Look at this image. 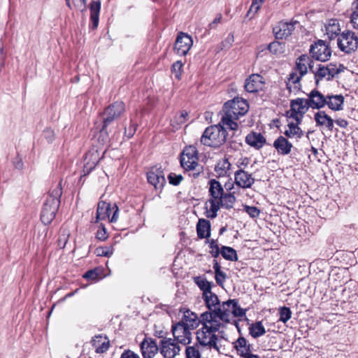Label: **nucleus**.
<instances>
[{"instance_id": "9d476101", "label": "nucleus", "mask_w": 358, "mask_h": 358, "mask_svg": "<svg viewBox=\"0 0 358 358\" xmlns=\"http://www.w3.org/2000/svg\"><path fill=\"white\" fill-rule=\"evenodd\" d=\"M310 58L317 61L326 62L331 55L329 44L323 40H317L310 47Z\"/></svg>"}, {"instance_id": "6e6d98bb", "label": "nucleus", "mask_w": 358, "mask_h": 358, "mask_svg": "<svg viewBox=\"0 0 358 358\" xmlns=\"http://www.w3.org/2000/svg\"><path fill=\"white\" fill-rule=\"evenodd\" d=\"M191 171H192V172L189 173V176L194 178H197L200 174L203 172V167L201 165L198 164L195 169H192Z\"/></svg>"}, {"instance_id": "f3484780", "label": "nucleus", "mask_w": 358, "mask_h": 358, "mask_svg": "<svg viewBox=\"0 0 358 358\" xmlns=\"http://www.w3.org/2000/svg\"><path fill=\"white\" fill-rule=\"evenodd\" d=\"M106 150L102 152L101 155L99 150L94 148L90 149L85 155V164L83 166L84 175H88L96 166L99 161L103 157Z\"/></svg>"}, {"instance_id": "58836bf2", "label": "nucleus", "mask_w": 358, "mask_h": 358, "mask_svg": "<svg viewBox=\"0 0 358 358\" xmlns=\"http://www.w3.org/2000/svg\"><path fill=\"white\" fill-rule=\"evenodd\" d=\"M220 254L227 260H229V261L237 260L236 251L231 247L222 246L221 248Z\"/></svg>"}, {"instance_id": "b1692460", "label": "nucleus", "mask_w": 358, "mask_h": 358, "mask_svg": "<svg viewBox=\"0 0 358 358\" xmlns=\"http://www.w3.org/2000/svg\"><path fill=\"white\" fill-rule=\"evenodd\" d=\"M278 153L282 155H287L291 152L292 144L284 136H278L273 144Z\"/></svg>"}, {"instance_id": "e433bc0d", "label": "nucleus", "mask_w": 358, "mask_h": 358, "mask_svg": "<svg viewBox=\"0 0 358 358\" xmlns=\"http://www.w3.org/2000/svg\"><path fill=\"white\" fill-rule=\"evenodd\" d=\"M195 282L203 291V296L211 292L213 282L208 281L206 278L198 277L195 279Z\"/></svg>"}, {"instance_id": "e2e57ef3", "label": "nucleus", "mask_w": 358, "mask_h": 358, "mask_svg": "<svg viewBox=\"0 0 358 358\" xmlns=\"http://www.w3.org/2000/svg\"><path fill=\"white\" fill-rule=\"evenodd\" d=\"M137 124H132L129 129H125V135L129 138H131L136 131Z\"/></svg>"}, {"instance_id": "cd10ccee", "label": "nucleus", "mask_w": 358, "mask_h": 358, "mask_svg": "<svg viewBox=\"0 0 358 358\" xmlns=\"http://www.w3.org/2000/svg\"><path fill=\"white\" fill-rule=\"evenodd\" d=\"M344 96L342 94L327 95V104L329 109L339 111L343 109Z\"/></svg>"}, {"instance_id": "393cba45", "label": "nucleus", "mask_w": 358, "mask_h": 358, "mask_svg": "<svg viewBox=\"0 0 358 358\" xmlns=\"http://www.w3.org/2000/svg\"><path fill=\"white\" fill-rule=\"evenodd\" d=\"M224 187L227 191L231 189L235 190L241 189L243 191H245L246 189V172L242 169L236 171L235 173L234 184L231 187V185L226 183Z\"/></svg>"}, {"instance_id": "13d9d810", "label": "nucleus", "mask_w": 358, "mask_h": 358, "mask_svg": "<svg viewBox=\"0 0 358 358\" xmlns=\"http://www.w3.org/2000/svg\"><path fill=\"white\" fill-rule=\"evenodd\" d=\"M215 281H216L217 284L219 285H222L224 280L227 278L226 273H224L223 271H220L217 273H215Z\"/></svg>"}, {"instance_id": "39448f33", "label": "nucleus", "mask_w": 358, "mask_h": 358, "mask_svg": "<svg viewBox=\"0 0 358 358\" xmlns=\"http://www.w3.org/2000/svg\"><path fill=\"white\" fill-rule=\"evenodd\" d=\"M224 126L220 122L217 124L208 127L201 136V143L213 148H217L224 145L228 136L227 131Z\"/></svg>"}, {"instance_id": "603ef678", "label": "nucleus", "mask_w": 358, "mask_h": 358, "mask_svg": "<svg viewBox=\"0 0 358 358\" xmlns=\"http://www.w3.org/2000/svg\"><path fill=\"white\" fill-rule=\"evenodd\" d=\"M354 10L351 15V23L352 24L354 29L358 28V3H354L353 6Z\"/></svg>"}, {"instance_id": "4c0bfd02", "label": "nucleus", "mask_w": 358, "mask_h": 358, "mask_svg": "<svg viewBox=\"0 0 358 358\" xmlns=\"http://www.w3.org/2000/svg\"><path fill=\"white\" fill-rule=\"evenodd\" d=\"M234 348L240 356L246 358V339L245 338H238L234 343Z\"/></svg>"}, {"instance_id": "6ab92c4d", "label": "nucleus", "mask_w": 358, "mask_h": 358, "mask_svg": "<svg viewBox=\"0 0 358 358\" xmlns=\"http://www.w3.org/2000/svg\"><path fill=\"white\" fill-rule=\"evenodd\" d=\"M141 351L144 358H152L159 350L156 341L152 338L145 337L140 345Z\"/></svg>"}, {"instance_id": "a878e982", "label": "nucleus", "mask_w": 358, "mask_h": 358, "mask_svg": "<svg viewBox=\"0 0 358 358\" xmlns=\"http://www.w3.org/2000/svg\"><path fill=\"white\" fill-rule=\"evenodd\" d=\"M291 111L292 113H298L301 116L308 111V108H310L308 106L307 99L297 98L292 100L290 102Z\"/></svg>"}, {"instance_id": "de8ad7c7", "label": "nucleus", "mask_w": 358, "mask_h": 358, "mask_svg": "<svg viewBox=\"0 0 358 358\" xmlns=\"http://www.w3.org/2000/svg\"><path fill=\"white\" fill-rule=\"evenodd\" d=\"M208 242L209 243V247L210 249V253L213 257H217L220 254L221 250H220L217 241L214 239H211L208 240Z\"/></svg>"}, {"instance_id": "0e129e2a", "label": "nucleus", "mask_w": 358, "mask_h": 358, "mask_svg": "<svg viewBox=\"0 0 358 358\" xmlns=\"http://www.w3.org/2000/svg\"><path fill=\"white\" fill-rule=\"evenodd\" d=\"M335 123L341 128H346L348 125V122L346 120L343 118H338L335 120Z\"/></svg>"}, {"instance_id": "4d7b16f0", "label": "nucleus", "mask_w": 358, "mask_h": 358, "mask_svg": "<svg viewBox=\"0 0 358 358\" xmlns=\"http://www.w3.org/2000/svg\"><path fill=\"white\" fill-rule=\"evenodd\" d=\"M43 136L48 143H51L55 138V133L50 128H46L43 131Z\"/></svg>"}, {"instance_id": "ea45409f", "label": "nucleus", "mask_w": 358, "mask_h": 358, "mask_svg": "<svg viewBox=\"0 0 358 358\" xmlns=\"http://www.w3.org/2000/svg\"><path fill=\"white\" fill-rule=\"evenodd\" d=\"M236 193V191L234 189L233 192L229 193H224V195L222 196V199L220 200L222 201V206H224L226 208H232L234 202H235V197L234 194Z\"/></svg>"}, {"instance_id": "c85d7f7f", "label": "nucleus", "mask_w": 358, "mask_h": 358, "mask_svg": "<svg viewBox=\"0 0 358 358\" xmlns=\"http://www.w3.org/2000/svg\"><path fill=\"white\" fill-rule=\"evenodd\" d=\"M203 299L205 301L206 307L208 308V312H214L217 308H220V301L217 297V296L213 292H210L208 294L203 295Z\"/></svg>"}, {"instance_id": "20e7f679", "label": "nucleus", "mask_w": 358, "mask_h": 358, "mask_svg": "<svg viewBox=\"0 0 358 358\" xmlns=\"http://www.w3.org/2000/svg\"><path fill=\"white\" fill-rule=\"evenodd\" d=\"M203 322V327L196 331V340L200 345L207 348L208 349H215L220 350L217 345L218 337L215 333L219 331L222 324L219 321Z\"/></svg>"}, {"instance_id": "5701e85b", "label": "nucleus", "mask_w": 358, "mask_h": 358, "mask_svg": "<svg viewBox=\"0 0 358 358\" xmlns=\"http://www.w3.org/2000/svg\"><path fill=\"white\" fill-rule=\"evenodd\" d=\"M147 179L148 182L153 185L155 189L162 188L166 183L163 171L159 169L149 171L147 174Z\"/></svg>"}, {"instance_id": "72a5a7b5", "label": "nucleus", "mask_w": 358, "mask_h": 358, "mask_svg": "<svg viewBox=\"0 0 358 358\" xmlns=\"http://www.w3.org/2000/svg\"><path fill=\"white\" fill-rule=\"evenodd\" d=\"M288 129H286L284 132V134L287 138H301L303 136V131L294 122H290L288 124Z\"/></svg>"}, {"instance_id": "a18cd8bd", "label": "nucleus", "mask_w": 358, "mask_h": 358, "mask_svg": "<svg viewBox=\"0 0 358 358\" xmlns=\"http://www.w3.org/2000/svg\"><path fill=\"white\" fill-rule=\"evenodd\" d=\"M340 30V26H326V34L330 40L338 37Z\"/></svg>"}, {"instance_id": "a211bd4d", "label": "nucleus", "mask_w": 358, "mask_h": 358, "mask_svg": "<svg viewBox=\"0 0 358 358\" xmlns=\"http://www.w3.org/2000/svg\"><path fill=\"white\" fill-rule=\"evenodd\" d=\"M164 358H174L180 351L178 343L172 338L161 340L159 350Z\"/></svg>"}, {"instance_id": "7c9ffc66", "label": "nucleus", "mask_w": 358, "mask_h": 358, "mask_svg": "<svg viewBox=\"0 0 358 358\" xmlns=\"http://www.w3.org/2000/svg\"><path fill=\"white\" fill-rule=\"evenodd\" d=\"M266 144V138L260 133L251 132L248 134V145L256 149L262 148Z\"/></svg>"}, {"instance_id": "4468645a", "label": "nucleus", "mask_w": 358, "mask_h": 358, "mask_svg": "<svg viewBox=\"0 0 358 358\" xmlns=\"http://www.w3.org/2000/svg\"><path fill=\"white\" fill-rule=\"evenodd\" d=\"M298 24L299 22L296 20L280 21L273 27V33L277 39H286L292 34L296 25Z\"/></svg>"}, {"instance_id": "1a4fd4ad", "label": "nucleus", "mask_w": 358, "mask_h": 358, "mask_svg": "<svg viewBox=\"0 0 358 358\" xmlns=\"http://www.w3.org/2000/svg\"><path fill=\"white\" fill-rule=\"evenodd\" d=\"M337 45L342 52L351 54L358 48V36L352 31H345L338 36Z\"/></svg>"}, {"instance_id": "423d86ee", "label": "nucleus", "mask_w": 358, "mask_h": 358, "mask_svg": "<svg viewBox=\"0 0 358 358\" xmlns=\"http://www.w3.org/2000/svg\"><path fill=\"white\" fill-rule=\"evenodd\" d=\"M124 112L125 105L122 101H115L105 108L102 113L103 126L100 131V136H103V141L108 139L107 127L119 119Z\"/></svg>"}, {"instance_id": "a19ab883", "label": "nucleus", "mask_w": 358, "mask_h": 358, "mask_svg": "<svg viewBox=\"0 0 358 358\" xmlns=\"http://www.w3.org/2000/svg\"><path fill=\"white\" fill-rule=\"evenodd\" d=\"M285 45L283 43L274 41L268 45V50L275 55H280L284 52Z\"/></svg>"}, {"instance_id": "bf43d9fd", "label": "nucleus", "mask_w": 358, "mask_h": 358, "mask_svg": "<svg viewBox=\"0 0 358 358\" xmlns=\"http://www.w3.org/2000/svg\"><path fill=\"white\" fill-rule=\"evenodd\" d=\"M260 210L257 207H251L248 206V215L251 217H257L259 216Z\"/></svg>"}, {"instance_id": "c9c22d12", "label": "nucleus", "mask_w": 358, "mask_h": 358, "mask_svg": "<svg viewBox=\"0 0 358 358\" xmlns=\"http://www.w3.org/2000/svg\"><path fill=\"white\" fill-rule=\"evenodd\" d=\"M231 164L227 159L224 158L220 160L215 168V171L217 173L218 177L224 176L227 174L230 169Z\"/></svg>"}, {"instance_id": "ddd939ff", "label": "nucleus", "mask_w": 358, "mask_h": 358, "mask_svg": "<svg viewBox=\"0 0 358 358\" xmlns=\"http://www.w3.org/2000/svg\"><path fill=\"white\" fill-rule=\"evenodd\" d=\"M344 69V66L341 64L330 63L326 66L320 64L315 73L316 83H318L320 80L324 78L327 80H331L336 75L343 71Z\"/></svg>"}, {"instance_id": "79ce46f5", "label": "nucleus", "mask_w": 358, "mask_h": 358, "mask_svg": "<svg viewBox=\"0 0 358 358\" xmlns=\"http://www.w3.org/2000/svg\"><path fill=\"white\" fill-rule=\"evenodd\" d=\"M279 321L286 323L292 317V313L289 308L283 306L278 310Z\"/></svg>"}, {"instance_id": "f257e3e1", "label": "nucleus", "mask_w": 358, "mask_h": 358, "mask_svg": "<svg viewBox=\"0 0 358 358\" xmlns=\"http://www.w3.org/2000/svg\"><path fill=\"white\" fill-rule=\"evenodd\" d=\"M245 309L241 308L236 299H229L224 301L214 312H204L201 315L203 321L215 322L222 321L226 323L230 322L231 316L234 317L243 316L245 314Z\"/></svg>"}, {"instance_id": "f704fd0d", "label": "nucleus", "mask_w": 358, "mask_h": 358, "mask_svg": "<svg viewBox=\"0 0 358 358\" xmlns=\"http://www.w3.org/2000/svg\"><path fill=\"white\" fill-rule=\"evenodd\" d=\"M265 333V328L261 321L252 323L249 327V334L254 338H259Z\"/></svg>"}, {"instance_id": "864d4df0", "label": "nucleus", "mask_w": 358, "mask_h": 358, "mask_svg": "<svg viewBox=\"0 0 358 358\" xmlns=\"http://www.w3.org/2000/svg\"><path fill=\"white\" fill-rule=\"evenodd\" d=\"M108 233L104 225L101 224V227L97 230L96 233V238L99 241H104L108 238Z\"/></svg>"}, {"instance_id": "dca6fc26", "label": "nucleus", "mask_w": 358, "mask_h": 358, "mask_svg": "<svg viewBox=\"0 0 358 358\" xmlns=\"http://www.w3.org/2000/svg\"><path fill=\"white\" fill-rule=\"evenodd\" d=\"M193 45L192 38L186 33H178L175 45L174 52L179 56H185Z\"/></svg>"}, {"instance_id": "338daca9", "label": "nucleus", "mask_w": 358, "mask_h": 358, "mask_svg": "<svg viewBox=\"0 0 358 358\" xmlns=\"http://www.w3.org/2000/svg\"><path fill=\"white\" fill-rule=\"evenodd\" d=\"M290 117L294 119L297 122V124L301 123V119L303 117V116L299 115V114H298V113H291Z\"/></svg>"}, {"instance_id": "6e6552de", "label": "nucleus", "mask_w": 358, "mask_h": 358, "mask_svg": "<svg viewBox=\"0 0 358 358\" xmlns=\"http://www.w3.org/2000/svg\"><path fill=\"white\" fill-rule=\"evenodd\" d=\"M209 195L210 199V214L207 215V217L213 219L217 217V213L222 206V196L224 195V191L220 182L215 179H211L208 182Z\"/></svg>"}, {"instance_id": "aec40b11", "label": "nucleus", "mask_w": 358, "mask_h": 358, "mask_svg": "<svg viewBox=\"0 0 358 358\" xmlns=\"http://www.w3.org/2000/svg\"><path fill=\"white\" fill-rule=\"evenodd\" d=\"M307 100L308 106L312 109L320 110L327 104V96L317 90H313L308 94Z\"/></svg>"}, {"instance_id": "c03bdc74", "label": "nucleus", "mask_w": 358, "mask_h": 358, "mask_svg": "<svg viewBox=\"0 0 358 358\" xmlns=\"http://www.w3.org/2000/svg\"><path fill=\"white\" fill-rule=\"evenodd\" d=\"M101 269L99 268H95L94 269L89 270L85 273L83 277L87 280H97L100 278Z\"/></svg>"}, {"instance_id": "0eeeda50", "label": "nucleus", "mask_w": 358, "mask_h": 358, "mask_svg": "<svg viewBox=\"0 0 358 358\" xmlns=\"http://www.w3.org/2000/svg\"><path fill=\"white\" fill-rule=\"evenodd\" d=\"M313 62L312 59L307 55H302L296 59V66L294 68L295 72L289 74V82L287 84V88L291 91V84L294 85L295 90H299V82L301 78L307 73L308 68L313 71Z\"/></svg>"}, {"instance_id": "774afa93", "label": "nucleus", "mask_w": 358, "mask_h": 358, "mask_svg": "<svg viewBox=\"0 0 358 358\" xmlns=\"http://www.w3.org/2000/svg\"><path fill=\"white\" fill-rule=\"evenodd\" d=\"M14 166L17 169H22L23 168V162L20 159H17L16 162H14Z\"/></svg>"}, {"instance_id": "2eb2a0df", "label": "nucleus", "mask_w": 358, "mask_h": 358, "mask_svg": "<svg viewBox=\"0 0 358 358\" xmlns=\"http://www.w3.org/2000/svg\"><path fill=\"white\" fill-rule=\"evenodd\" d=\"M190 330L182 322H178L172 326L171 331L174 341L178 343L188 345L191 342L192 334Z\"/></svg>"}, {"instance_id": "680f3d73", "label": "nucleus", "mask_w": 358, "mask_h": 358, "mask_svg": "<svg viewBox=\"0 0 358 358\" xmlns=\"http://www.w3.org/2000/svg\"><path fill=\"white\" fill-rule=\"evenodd\" d=\"M222 18V14L219 13L216 17L208 24L210 29H215L219 23H220Z\"/></svg>"}, {"instance_id": "37998d69", "label": "nucleus", "mask_w": 358, "mask_h": 358, "mask_svg": "<svg viewBox=\"0 0 358 358\" xmlns=\"http://www.w3.org/2000/svg\"><path fill=\"white\" fill-rule=\"evenodd\" d=\"M182 67L183 63L180 60L176 61L171 66V72L178 80L181 79Z\"/></svg>"}, {"instance_id": "412c9836", "label": "nucleus", "mask_w": 358, "mask_h": 358, "mask_svg": "<svg viewBox=\"0 0 358 358\" xmlns=\"http://www.w3.org/2000/svg\"><path fill=\"white\" fill-rule=\"evenodd\" d=\"M91 343L97 354H102L108 350L110 348V340L106 335L99 334L94 336Z\"/></svg>"}, {"instance_id": "49530a36", "label": "nucleus", "mask_w": 358, "mask_h": 358, "mask_svg": "<svg viewBox=\"0 0 358 358\" xmlns=\"http://www.w3.org/2000/svg\"><path fill=\"white\" fill-rule=\"evenodd\" d=\"M113 247H99L96 249L95 253L97 256L109 257L113 255Z\"/></svg>"}, {"instance_id": "3c124183", "label": "nucleus", "mask_w": 358, "mask_h": 358, "mask_svg": "<svg viewBox=\"0 0 358 358\" xmlns=\"http://www.w3.org/2000/svg\"><path fill=\"white\" fill-rule=\"evenodd\" d=\"M168 180L171 185L177 186L182 182L183 177L182 175H177L175 173H170L168 176Z\"/></svg>"}, {"instance_id": "09e8293b", "label": "nucleus", "mask_w": 358, "mask_h": 358, "mask_svg": "<svg viewBox=\"0 0 358 358\" xmlns=\"http://www.w3.org/2000/svg\"><path fill=\"white\" fill-rule=\"evenodd\" d=\"M234 42V36L229 34L227 37L217 46L218 50L229 49Z\"/></svg>"}, {"instance_id": "4be33fe9", "label": "nucleus", "mask_w": 358, "mask_h": 358, "mask_svg": "<svg viewBox=\"0 0 358 358\" xmlns=\"http://www.w3.org/2000/svg\"><path fill=\"white\" fill-rule=\"evenodd\" d=\"M314 120L317 127H324L329 131L334 129V120L325 111L319 110L314 115Z\"/></svg>"}, {"instance_id": "052dcab7", "label": "nucleus", "mask_w": 358, "mask_h": 358, "mask_svg": "<svg viewBox=\"0 0 358 358\" xmlns=\"http://www.w3.org/2000/svg\"><path fill=\"white\" fill-rule=\"evenodd\" d=\"M120 358H140V357L130 350H124L121 355Z\"/></svg>"}, {"instance_id": "f8f14e48", "label": "nucleus", "mask_w": 358, "mask_h": 358, "mask_svg": "<svg viewBox=\"0 0 358 358\" xmlns=\"http://www.w3.org/2000/svg\"><path fill=\"white\" fill-rule=\"evenodd\" d=\"M198 151L194 146L186 147L180 155V163L185 171L195 169L198 162Z\"/></svg>"}, {"instance_id": "9b49d317", "label": "nucleus", "mask_w": 358, "mask_h": 358, "mask_svg": "<svg viewBox=\"0 0 358 358\" xmlns=\"http://www.w3.org/2000/svg\"><path fill=\"white\" fill-rule=\"evenodd\" d=\"M118 210L116 204L111 207L110 204L106 201H99L97 205L95 222L106 218H110V222H115L117 220Z\"/></svg>"}, {"instance_id": "473e14b6", "label": "nucleus", "mask_w": 358, "mask_h": 358, "mask_svg": "<svg viewBox=\"0 0 358 358\" xmlns=\"http://www.w3.org/2000/svg\"><path fill=\"white\" fill-rule=\"evenodd\" d=\"M180 322H182L189 329H194L197 327L199 320L195 313L187 310L185 313L184 316Z\"/></svg>"}, {"instance_id": "69168bd1", "label": "nucleus", "mask_w": 358, "mask_h": 358, "mask_svg": "<svg viewBox=\"0 0 358 358\" xmlns=\"http://www.w3.org/2000/svg\"><path fill=\"white\" fill-rule=\"evenodd\" d=\"M168 334V332L164 331L162 330L159 331H155L154 335L159 338H162V340L164 339H169V338H167L166 336Z\"/></svg>"}, {"instance_id": "7ed1b4c3", "label": "nucleus", "mask_w": 358, "mask_h": 358, "mask_svg": "<svg viewBox=\"0 0 358 358\" xmlns=\"http://www.w3.org/2000/svg\"><path fill=\"white\" fill-rule=\"evenodd\" d=\"M62 195V187L61 180L55 187L50 189L48 196L43 203L41 213V220L45 225L50 224L55 219L60 206Z\"/></svg>"}, {"instance_id": "c756f323", "label": "nucleus", "mask_w": 358, "mask_h": 358, "mask_svg": "<svg viewBox=\"0 0 358 358\" xmlns=\"http://www.w3.org/2000/svg\"><path fill=\"white\" fill-rule=\"evenodd\" d=\"M90 20L92 22V29H96L99 24V13L101 10V1H92L90 5Z\"/></svg>"}, {"instance_id": "f03ea898", "label": "nucleus", "mask_w": 358, "mask_h": 358, "mask_svg": "<svg viewBox=\"0 0 358 358\" xmlns=\"http://www.w3.org/2000/svg\"><path fill=\"white\" fill-rule=\"evenodd\" d=\"M245 106L246 100L242 98L236 97L227 101L220 112L222 113L221 122L231 130H236L238 128V124L235 120L246 113Z\"/></svg>"}, {"instance_id": "5fc2aeb1", "label": "nucleus", "mask_w": 358, "mask_h": 358, "mask_svg": "<svg viewBox=\"0 0 358 358\" xmlns=\"http://www.w3.org/2000/svg\"><path fill=\"white\" fill-rule=\"evenodd\" d=\"M264 0H252L250 9L248 10V16L250 13H256L260 8Z\"/></svg>"}, {"instance_id": "bb28decb", "label": "nucleus", "mask_w": 358, "mask_h": 358, "mask_svg": "<svg viewBox=\"0 0 358 358\" xmlns=\"http://www.w3.org/2000/svg\"><path fill=\"white\" fill-rule=\"evenodd\" d=\"M264 85V78L259 74H252L248 78V92H257L262 90Z\"/></svg>"}, {"instance_id": "2f4dec72", "label": "nucleus", "mask_w": 358, "mask_h": 358, "mask_svg": "<svg viewBox=\"0 0 358 358\" xmlns=\"http://www.w3.org/2000/svg\"><path fill=\"white\" fill-rule=\"evenodd\" d=\"M196 232L199 238H208L210 235V221L205 219H199L196 224Z\"/></svg>"}, {"instance_id": "8fccbe9b", "label": "nucleus", "mask_w": 358, "mask_h": 358, "mask_svg": "<svg viewBox=\"0 0 358 358\" xmlns=\"http://www.w3.org/2000/svg\"><path fill=\"white\" fill-rule=\"evenodd\" d=\"M185 352L186 358H201L199 350L194 346L187 347Z\"/></svg>"}]
</instances>
